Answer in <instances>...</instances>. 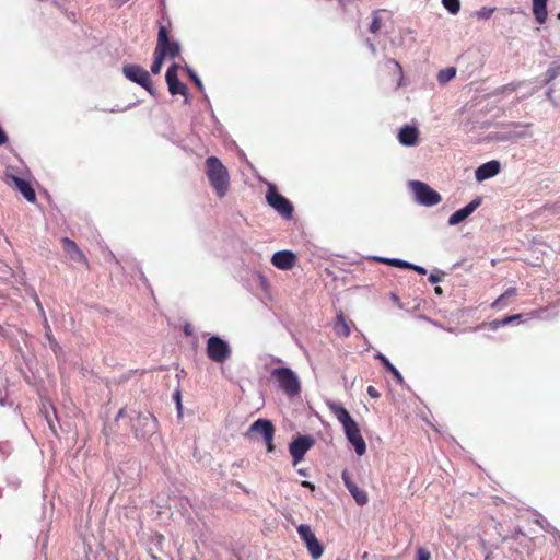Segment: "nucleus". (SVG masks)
I'll return each mask as SVG.
<instances>
[{
  "label": "nucleus",
  "instance_id": "f257e3e1",
  "mask_svg": "<svg viewBox=\"0 0 560 560\" xmlns=\"http://www.w3.org/2000/svg\"><path fill=\"white\" fill-rule=\"evenodd\" d=\"M331 413L342 424L348 441L353 445L355 453L362 456L366 452V444L361 435L358 423L352 419L349 411L340 404L329 401L327 404Z\"/></svg>",
  "mask_w": 560,
  "mask_h": 560
},
{
  "label": "nucleus",
  "instance_id": "f03ea898",
  "mask_svg": "<svg viewBox=\"0 0 560 560\" xmlns=\"http://www.w3.org/2000/svg\"><path fill=\"white\" fill-rule=\"evenodd\" d=\"M206 175L215 195L222 198L230 188V174L228 168L217 156H209L206 162Z\"/></svg>",
  "mask_w": 560,
  "mask_h": 560
},
{
  "label": "nucleus",
  "instance_id": "7ed1b4c3",
  "mask_svg": "<svg viewBox=\"0 0 560 560\" xmlns=\"http://www.w3.org/2000/svg\"><path fill=\"white\" fill-rule=\"evenodd\" d=\"M271 377L278 383V387L289 397L298 396L301 392V382L294 371L289 368H276L271 371Z\"/></svg>",
  "mask_w": 560,
  "mask_h": 560
},
{
  "label": "nucleus",
  "instance_id": "20e7f679",
  "mask_svg": "<svg viewBox=\"0 0 560 560\" xmlns=\"http://www.w3.org/2000/svg\"><path fill=\"white\" fill-rule=\"evenodd\" d=\"M131 422L137 439H148L158 430V419L150 412L138 413Z\"/></svg>",
  "mask_w": 560,
  "mask_h": 560
},
{
  "label": "nucleus",
  "instance_id": "39448f33",
  "mask_svg": "<svg viewBox=\"0 0 560 560\" xmlns=\"http://www.w3.org/2000/svg\"><path fill=\"white\" fill-rule=\"evenodd\" d=\"M257 435H261V438L267 446V451L269 453L273 452V450H275V445H273L275 427L270 420H267V419L256 420L249 427L248 431L245 433V436L249 438V439H253Z\"/></svg>",
  "mask_w": 560,
  "mask_h": 560
},
{
  "label": "nucleus",
  "instance_id": "423d86ee",
  "mask_svg": "<svg viewBox=\"0 0 560 560\" xmlns=\"http://www.w3.org/2000/svg\"><path fill=\"white\" fill-rule=\"evenodd\" d=\"M124 75L131 82H135L145 89L151 95L154 94V88L149 72L135 63L125 65L122 68Z\"/></svg>",
  "mask_w": 560,
  "mask_h": 560
},
{
  "label": "nucleus",
  "instance_id": "0eeeda50",
  "mask_svg": "<svg viewBox=\"0 0 560 560\" xmlns=\"http://www.w3.org/2000/svg\"><path fill=\"white\" fill-rule=\"evenodd\" d=\"M415 192L416 199L420 205L432 207L441 202V195L432 189L428 184L419 180L410 183Z\"/></svg>",
  "mask_w": 560,
  "mask_h": 560
},
{
  "label": "nucleus",
  "instance_id": "6e6552de",
  "mask_svg": "<svg viewBox=\"0 0 560 560\" xmlns=\"http://www.w3.org/2000/svg\"><path fill=\"white\" fill-rule=\"evenodd\" d=\"M267 202L284 219H291L293 215L292 203L279 194L275 186H269L266 194Z\"/></svg>",
  "mask_w": 560,
  "mask_h": 560
},
{
  "label": "nucleus",
  "instance_id": "1a4fd4ad",
  "mask_svg": "<svg viewBox=\"0 0 560 560\" xmlns=\"http://www.w3.org/2000/svg\"><path fill=\"white\" fill-rule=\"evenodd\" d=\"M207 355L213 362L222 363L230 358L231 348L226 341L213 336L207 341Z\"/></svg>",
  "mask_w": 560,
  "mask_h": 560
},
{
  "label": "nucleus",
  "instance_id": "9d476101",
  "mask_svg": "<svg viewBox=\"0 0 560 560\" xmlns=\"http://www.w3.org/2000/svg\"><path fill=\"white\" fill-rule=\"evenodd\" d=\"M314 444L315 440L311 435H300L290 443L289 452L292 456L294 466L304 459L305 454Z\"/></svg>",
  "mask_w": 560,
  "mask_h": 560
},
{
  "label": "nucleus",
  "instance_id": "9b49d317",
  "mask_svg": "<svg viewBox=\"0 0 560 560\" xmlns=\"http://www.w3.org/2000/svg\"><path fill=\"white\" fill-rule=\"evenodd\" d=\"M155 48H161L164 52V58H175L180 52V46L177 42L171 40L168 30L165 25L159 24V33Z\"/></svg>",
  "mask_w": 560,
  "mask_h": 560
},
{
  "label": "nucleus",
  "instance_id": "f8f14e48",
  "mask_svg": "<svg viewBox=\"0 0 560 560\" xmlns=\"http://www.w3.org/2000/svg\"><path fill=\"white\" fill-rule=\"evenodd\" d=\"M298 533L302 540L305 542L311 557L313 559H318L323 555V547L315 537L310 526L304 524L300 525L298 527Z\"/></svg>",
  "mask_w": 560,
  "mask_h": 560
},
{
  "label": "nucleus",
  "instance_id": "ddd939ff",
  "mask_svg": "<svg viewBox=\"0 0 560 560\" xmlns=\"http://www.w3.org/2000/svg\"><path fill=\"white\" fill-rule=\"evenodd\" d=\"M178 69L179 66L176 63H173L168 67L166 73H165V80L168 86V91L172 95H183L187 96L188 94V88L182 83L178 79Z\"/></svg>",
  "mask_w": 560,
  "mask_h": 560
},
{
  "label": "nucleus",
  "instance_id": "4468645a",
  "mask_svg": "<svg viewBox=\"0 0 560 560\" xmlns=\"http://www.w3.org/2000/svg\"><path fill=\"white\" fill-rule=\"evenodd\" d=\"M5 177L8 185L19 190L27 201H36V194L30 182L9 173H5Z\"/></svg>",
  "mask_w": 560,
  "mask_h": 560
},
{
  "label": "nucleus",
  "instance_id": "2eb2a0df",
  "mask_svg": "<svg viewBox=\"0 0 560 560\" xmlns=\"http://www.w3.org/2000/svg\"><path fill=\"white\" fill-rule=\"evenodd\" d=\"M62 248L66 254L74 261L82 264L86 269H90V262L85 254L79 248L77 243L69 237L61 238Z\"/></svg>",
  "mask_w": 560,
  "mask_h": 560
},
{
  "label": "nucleus",
  "instance_id": "dca6fc26",
  "mask_svg": "<svg viewBox=\"0 0 560 560\" xmlns=\"http://www.w3.org/2000/svg\"><path fill=\"white\" fill-rule=\"evenodd\" d=\"M271 262L278 269L290 270L296 262V256L291 250H279L272 255Z\"/></svg>",
  "mask_w": 560,
  "mask_h": 560
},
{
  "label": "nucleus",
  "instance_id": "f3484780",
  "mask_svg": "<svg viewBox=\"0 0 560 560\" xmlns=\"http://www.w3.org/2000/svg\"><path fill=\"white\" fill-rule=\"evenodd\" d=\"M342 480L345 482L346 488L348 489V491L351 493V495L355 500L357 504H359L361 506L365 505L368 503V501H369L368 493L363 489H360L351 480V478L349 477L347 471L342 472Z\"/></svg>",
  "mask_w": 560,
  "mask_h": 560
},
{
  "label": "nucleus",
  "instance_id": "a211bd4d",
  "mask_svg": "<svg viewBox=\"0 0 560 560\" xmlns=\"http://www.w3.org/2000/svg\"><path fill=\"white\" fill-rule=\"evenodd\" d=\"M481 203V200L474 199L470 201L466 207L455 211L450 218H448V224L450 225H456L460 222H463L466 218H468Z\"/></svg>",
  "mask_w": 560,
  "mask_h": 560
},
{
  "label": "nucleus",
  "instance_id": "6ab92c4d",
  "mask_svg": "<svg viewBox=\"0 0 560 560\" xmlns=\"http://www.w3.org/2000/svg\"><path fill=\"white\" fill-rule=\"evenodd\" d=\"M500 172V163L498 161H489L482 165H480L476 172L475 176L478 182L486 180L490 177L495 176Z\"/></svg>",
  "mask_w": 560,
  "mask_h": 560
},
{
  "label": "nucleus",
  "instance_id": "aec40b11",
  "mask_svg": "<svg viewBox=\"0 0 560 560\" xmlns=\"http://www.w3.org/2000/svg\"><path fill=\"white\" fill-rule=\"evenodd\" d=\"M398 140L402 145H416L419 141V130L415 126H404L399 133Z\"/></svg>",
  "mask_w": 560,
  "mask_h": 560
},
{
  "label": "nucleus",
  "instance_id": "412c9836",
  "mask_svg": "<svg viewBox=\"0 0 560 560\" xmlns=\"http://www.w3.org/2000/svg\"><path fill=\"white\" fill-rule=\"evenodd\" d=\"M35 302H36L37 307L39 308V311L44 315L45 337L49 341V346H50L51 350L55 353H57L58 351L61 350V348H60L59 343L57 342V340L55 339V337L52 336L51 328H50V326L48 324L47 318L45 317L44 308H43V306L40 304V301H39L37 295H35Z\"/></svg>",
  "mask_w": 560,
  "mask_h": 560
},
{
  "label": "nucleus",
  "instance_id": "4be33fe9",
  "mask_svg": "<svg viewBox=\"0 0 560 560\" xmlns=\"http://www.w3.org/2000/svg\"><path fill=\"white\" fill-rule=\"evenodd\" d=\"M335 332L342 338H348L351 334V328L349 323L346 319V316L342 312H339L336 316V323L334 326Z\"/></svg>",
  "mask_w": 560,
  "mask_h": 560
},
{
  "label": "nucleus",
  "instance_id": "5701e85b",
  "mask_svg": "<svg viewBox=\"0 0 560 560\" xmlns=\"http://www.w3.org/2000/svg\"><path fill=\"white\" fill-rule=\"evenodd\" d=\"M533 13L537 23L544 24L548 16L547 0H533Z\"/></svg>",
  "mask_w": 560,
  "mask_h": 560
},
{
  "label": "nucleus",
  "instance_id": "b1692460",
  "mask_svg": "<svg viewBox=\"0 0 560 560\" xmlns=\"http://www.w3.org/2000/svg\"><path fill=\"white\" fill-rule=\"evenodd\" d=\"M376 359L380 360V362L382 363V365L388 371L392 373V375L394 376L395 381L398 383V384H402L404 383V377L401 375V373L389 362V360L382 353H377L375 355Z\"/></svg>",
  "mask_w": 560,
  "mask_h": 560
},
{
  "label": "nucleus",
  "instance_id": "393cba45",
  "mask_svg": "<svg viewBox=\"0 0 560 560\" xmlns=\"http://www.w3.org/2000/svg\"><path fill=\"white\" fill-rule=\"evenodd\" d=\"M385 66L393 70L395 75L396 89H399L402 85L404 80V71L401 65L395 59H388Z\"/></svg>",
  "mask_w": 560,
  "mask_h": 560
},
{
  "label": "nucleus",
  "instance_id": "a878e982",
  "mask_svg": "<svg viewBox=\"0 0 560 560\" xmlns=\"http://www.w3.org/2000/svg\"><path fill=\"white\" fill-rule=\"evenodd\" d=\"M164 52L162 51L161 48H155L154 49V60L151 65V71L152 73L154 74H158L160 73L161 69H162V66L164 63Z\"/></svg>",
  "mask_w": 560,
  "mask_h": 560
},
{
  "label": "nucleus",
  "instance_id": "bb28decb",
  "mask_svg": "<svg viewBox=\"0 0 560 560\" xmlns=\"http://www.w3.org/2000/svg\"><path fill=\"white\" fill-rule=\"evenodd\" d=\"M383 10H374L372 12V22L370 24V32L375 34L383 27V19L381 16V12Z\"/></svg>",
  "mask_w": 560,
  "mask_h": 560
},
{
  "label": "nucleus",
  "instance_id": "cd10ccee",
  "mask_svg": "<svg viewBox=\"0 0 560 560\" xmlns=\"http://www.w3.org/2000/svg\"><path fill=\"white\" fill-rule=\"evenodd\" d=\"M381 261L398 268L409 269L411 267V264L405 260L396 259V258H382Z\"/></svg>",
  "mask_w": 560,
  "mask_h": 560
},
{
  "label": "nucleus",
  "instance_id": "c85d7f7f",
  "mask_svg": "<svg viewBox=\"0 0 560 560\" xmlns=\"http://www.w3.org/2000/svg\"><path fill=\"white\" fill-rule=\"evenodd\" d=\"M456 74V70L454 68H447L444 70H441L438 74V79L441 83H446L451 79H453Z\"/></svg>",
  "mask_w": 560,
  "mask_h": 560
},
{
  "label": "nucleus",
  "instance_id": "c756f323",
  "mask_svg": "<svg viewBox=\"0 0 560 560\" xmlns=\"http://www.w3.org/2000/svg\"><path fill=\"white\" fill-rule=\"evenodd\" d=\"M442 3L452 14H456L460 10L459 0H442Z\"/></svg>",
  "mask_w": 560,
  "mask_h": 560
},
{
  "label": "nucleus",
  "instance_id": "7c9ffc66",
  "mask_svg": "<svg viewBox=\"0 0 560 560\" xmlns=\"http://www.w3.org/2000/svg\"><path fill=\"white\" fill-rule=\"evenodd\" d=\"M560 73V66L550 67L546 72V82L552 81Z\"/></svg>",
  "mask_w": 560,
  "mask_h": 560
},
{
  "label": "nucleus",
  "instance_id": "2f4dec72",
  "mask_svg": "<svg viewBox=\"0 0 560 560\" xmlns=\"http://www.w3.org/2000/svg\"><path fill=\"white\" fill-rule=\"evenodd\" d=\"M494 10L495 8L482 7L476 14L479 19L486 20L493 14Z\"/></svg>",
  "mask_w": 560,
  "mask_h": 560
},
{
  "label": "nucleus",
  "instance_id": "473e14b6",
  "mask_svg": "<svg viewBox=\"0 0 560 560\" xmlns=\"http://www.w3.org/2000/svg\"><path fill=\"white\" fill-rule=\"evenodd\" d=\"M188 73H189L190 79L195 82L197 88L201 91L203 89V85H202V82L199 79V77L191 70H188Z\"/></svg>",
  "mask_w": 560,
  "mask_h": 560
},
{
  "label": "nucleus",
  "instance_id": "72a5a7b5",
  "mask_svg": "<svg viewBox=\"0 0 560 560\" xmlns=\"http://www.w3.org/2000/svg\"><path fill=\"white\" fill-rule=\"evenodd\" d=\"M505 295L501 294L493 303H492V307H502L505 305Z\"/></svg>",
  "mask_w": 560,
  "mask_h": 560
},
{
  "label": "nucleus",
  "instance_id": "f704fd0d",
  "mask_svg": "<svg viewBox=\"0 0 560 560\" xmlns=\"http://www.w3.org/2000/svg\"><path fill=\"white\" fill-rule=\"evenodd\" d=\"M430 552L423 548L418 550V560H430Z\"/></svg>",
  "mask_w": 560,
  "mask_h": 560
},
{
  "label": "nucleus",
  "instance_id": "c9c22d12",
  "mask_svg": "<svg viewBox=\"0 0 560 560\" xmlns=\"http://www.w3.org/2000/svg\"><path fill=\"white\" fill-rule=\"evenodd\" d=\"M359 0H339V4L343 11H346L350 5L355 4Z\"/></svg>",
  "mask_w": 560,
  "mask_h": 560
},
{
  "label": "nucleus",
  "instance_id": "e433bc0d",
  "mask_svg": "<svg viewBox=\"0 0 560 560\" xmlns=\"http://www.w3.org/2000/svg\"><path fill=\"white\" fill-rule=\"evenodd\" d=\"M366 392H368L369 396L372 398H378L381 396L378 390L372 385L368 386Z\"/></svg>",
  "mask_w": 560,
  "mask_h": 560
},
{
  "label": "nucleus",
  "instance_id": "4c0bfd02",
  "mask_svg": "<svg viewBox=\"0 0 560 560\" xmlns=\"http://www.w3.org/2000/svg\"><path fill=\"white\" fill-rule=\"evenodd\" d=\"M522 317L521 314H516V315H511V316H508L505 317L503 320H502V324L503 325H506V324H510L514 320H518L520 318Z\"/></svg>",
  "mask_w": 560,
  "mask_h": 560
},
{
  "label": "nucleus",
  "instance_id": "58836bf2",
  "mask_svg": "<svg viewBox=\"0 0 560 560\" xmlns=\"http://www.w3.org/2000/svg\"><path fill=\"white\" fill-rule=\"evenodd\" d=\"M520 86L518 83H511L502 88L503 92H513Z\"/></svg>",
  "mask_w": 560,
  "mask_h": 560
},
{
  "label": "nucleus",
  "instance_id": "ea45409f",
  "mask_svg": "<svg viewBox=\"0 0 560 560\" xmlns=\"http://www.w3.org/2000/svg\"><path fill=\"white\" fill-rule=\"evenodd\" d=\"M409 269H413L418 273H421V275H425L427 273V270L423 267H421V266H417V265H412L411 264V267H409Z\"/></svg>",
  "mask_w": 560,
  "mask_h": 560
},
{
  "label": "nucleus",
  "instance_id": "a19ab883",
  "mask_svg": "<svg viewBox=\"0 0 560 560\" xmlns=\"http://www.w3.org/2000/svg\"><path fill=\"white\" fill-rule=\"evenodd\" d=\"M503 295H505V298H510V296H514L516 295V289L515 288H509L504 293Z\"/></svg>",
  "mask_w": 560,
  "mask_h": 560
},
{
  "label": "nucleus",
  "instance_id": "79ce46f5",
  "mask_svg": "<svg viewBox=\"0 0 560 560\" xmlns=\"http://www.w3.org/2000/svg\"><path fill=\"white\" fill-rule=\"evenodd\" d=\"M515 137H517V138H526V137H532V133L528 132L527 130H522V131L515 133Z\"/></svg>",
  "mask_w": 560,
  "mask_h": 560
},
{
  "label": "nucleus",
  "instance_id": "37998d69",
  "mask_svg": "<svg viewBox=\"0 0 560 560\" xmlns=\"http://www.w3.org/2000/svg\"><path fill=\"white\" fill-rule=\"evenodd\" d=\"M440 280H441V279H440V277H439V276H436V275H434V273H431V275L429 276V282H430V283H433V284H434V283L440 282Z\"/></svg>",
  "mask_w": 560,
  "mask_h": 560
},
{
  "label": "nucleus",
  "instance_id": "c03bdc74",
  "mask_svg": "<svg viewBox=\"0 0 560 560\" xmlns=\"http://www.w3.org/2000/svg\"><path fill=\"white\" fill-rule=\"evenodd\" d=\"M8 140V137L5 135V132L2 130V128L0 127V145L5 143Z\"/></svg>",
  "mask_w": 560,
  "mask_h": 560
},
{
  "label": "nucleus",
  "instance_id": "a18cd8bd",
  "mask_svg": "<svg viewBox=\"0 0 560 560\" xmlns=\"http://www.w3.org/2000/svg\"><path fill=\"white\" fill-rule=\"evenodd\" d=\"M301 486H302V487H304V488H308V489H311L312 491H314V490H315V486H314L312 482L306 481V480L302 481V482H301Z\"/></svg>",
  "mask_w": 560,
  "mask_h": 560
},
{
  "label": "nucleus",
  "instance_id": "49530a36",
  "mask_svg": "<svg viewBox=\"0 0 560 560\" xmlns=\"http://www.w3.org/2000/svg\"><path fill=\"white\" fill-rule=\"evenodd\" d=\"M47 422H48V425H49L50 430L52 431V433L55 435H57V430H56L54 423L51 422V420L47 418Z\"/></svg>",
  "mask_w": 560,
  "mask_h": 560
},
{
  "label": "nucleus",
  "instance_id": "de8ad7c7",
  "mask_svg": "<svg viewBox=\"0 0 560 560\" xmlns=\"http://www.w3.org/2000/svg\"><path fill=\"white\" fill-rule=\"evenodd\" d=\"M115 1V4L120 7L125 2H127L128 0H114Z\"/></svg>",
  "mask_w": 560,
  "mask_h": 560
},
{
  "label": "nucleus",
  "instance_id": "09e8293b",
  "mask_svg": "<svg viewBox=\"0 0 560 560\" xmlns=\"http://www.w3.org/2000/svg\"><path fill=\"white\" fill-rule=\"evenodd\" d=\"M515 126H520V124H515ZM521 127L524 129H528L529 127H532V124L527 122V124L521 125Z\"/></svg>",
  "mask_w": 560,
  "mask_h": 560
},
{
  "label": "nucleus",
  "instance_id": "8fccbe9b",
  "mask_svg": "<svg viewBox=\"0 0 560 560\" xmlns=\"http://www.w3.org/2000/svg\"><path fill=\"white\" fill-rule=\"evenodd\" d=\"M124 415H125V409H120L117 413V418L124 417Z\"/></svg>",
  "mask_w": 560,
  "mask_h": 560
},
{
  "label": "nucleus",
  "instance_id": "3c124183",
  "mask_svg": "<svg viewBox=\"0 0 560 560\" xmlns=\"http://www.w3.org/2000/svg\"><path fill=\"white\" fill-rule=\"evenodd\" d=\"M435 293L441 295L442 294V289L440 287H435L434 289Z\"/></svg>",
  "mask_w": 560,
  "mask_h": 560
},
{
  "label": "nucleus",
  "instance_id": "603ef678",
  "mask_svg": "<svg viewBox=\"0 0 560 560\" xmlns=\"http://www.w3.org/2000/svg\"><path fill=\"white\" fill-rule=\"evenodd\" d=\"M298 472H299L300 475H302V476H306V475H307V472H306V470H305V469H299V470H298Z\"/></svg>",
  "mask_w": 560,
  "mask_h": 560
},
{
  "label": "nucleus",
  "instance_id": "864d4df0",
  "mask_svg": "<svg viewBox=\"0 0 560 560\" xmlns=\"http://www.w3.org/2000/svg\"><path fill=\"white\" fill-rule=\"evenodd\" d=\"M176 398H177V401H178V409L180 410L182 405H180V400H179V393L176 394Z\"/></svg>",
  "mask_w": 560,
  "mask_h": 560
},
{
  "label": "nucleus",
  "instance_id": "5fc2aeb1",
  "mask_svg": "<svg viewBox=\"0 0 560 560\" xmlns=\"http://www.w3.org/2000/svg\"><path fill=\"white\" fill-rule=\"evenodd\" d=\"M370 46H371L372 50H375V47L373 44H370Z\"/></svg>",
  "mask_w": 560,
  "mask_h": 560
},
{
  "label": "nucleus",
  "instance_id": "6e6d98bb",
  "mask_svg": "<svg viewBox=\"0 0 560 560\" xmlns=\"http://www.w3.org/2000/svg\"><path fill=\"white\" fill-rule=\"evenodd\" d=\"M185 332H186V334H189V332H190V329L185 328Z\"/></svg>",
  "mask_w": 560,
  "mask_h": 560
},
{
  "label": "nucleus",
  "instance_id": "4d7b16f0",
  "mask_svg": "<svg viewBox=\"0 0 560 560\" xmlns=\"http://www.w3.org/2000/svg\"><path fill=\"white\" fill-rule=\"evenodd\" d=\"M185 332H186V334H189V332H190V329L185 328Z\"/></svg>",
  "mask_w": 560,
  "mask_h": 560
},
{
  "label": "nucleus",
  "instance_id": "13d9d810",
  "mask_svg": "<svg viewBox=\"0 0 560 560\" xmlns=\"http://www.w3.org/2000/svg\"><path fill=\"white\" fill-rule=\"evenodd\" d=\"M2 497V490L0 489V498Z\"/></svg>",
  "mask_w": 560,
  "mask_h": 560
},
{
  "label": "nucleus",
  "instance_id": "bf43d9fd",
  "mask_svg": "<svg viewBox=\"0 0 560 560\" xmlns=\"http://www.w3.org/2000/svg\"><path fill=\"white\" fill-rule=\"evenodd\" d=\"M557 18L560 20V13L558 14V16H557Z\"/></svg>",
  "mask_w": 560,
  "mask_h": 560
}]
</instances>
